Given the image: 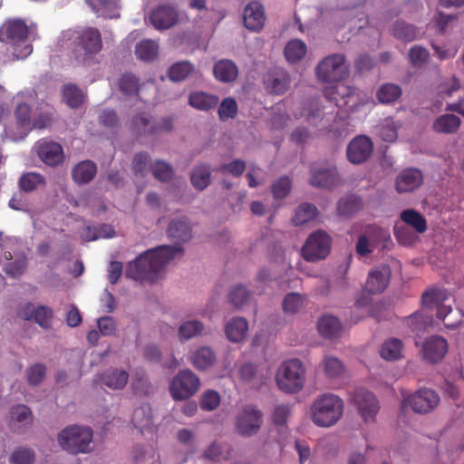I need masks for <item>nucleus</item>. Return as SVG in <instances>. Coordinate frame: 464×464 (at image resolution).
Instances as JSON below:
<instances>
[{
	"instance_id": "obj_16",
	"label": "nucleus",
	"mask_w": 464,
	"mask_h": 464,
	"mask_svg": "<svg viewBox=\"0 0 464 464\" xmlns=\"http://www.w3.org/2000/svg\"><path fill=\"white\" fill-rule=\"evenodd\" d=\"M372 142L366 136L354 138L348 145L346 152L348 160L353 164H361L367 160L372 153Z\"/></svg>"
},
{
	"instance_id": "obj_21",
	"label": "nucleus",
	"mask_w": 464,
	"mask_h": 464,
	"mask_svg": "<svg viewBox=\"0 0 464 464\" xmlns=\"http://www.w3.org/2000/svg\"><path fill=\"white\" fill-rule=\"evenodd\" d=\"M128 372L119 368H110L95 377V382H101L102 385L114 391L122 390L128 383Z\"/></svg>"
},
{
	"instance_id": "obj_39",
	"label": "nucleus",
	"mask_w": 464,
	"mask_h": 464,
	"mask_svg": "<svg viewBox=\"0 0 464 464\" xmlns=\"http://www.w3.org/2000/svg\"><path fill=\"white\" fill-rule=\"evenodd\" d=\"M159 44L156 41L145 39L136 44L135 54L138 59L151 62L157 58Z\"/></svg>"
},
{
	"instance_id": "obj_40",
	"label": "nucleus",
	"mask_w": 464,
	"mask_h": 464,
	"mask_svg": "<svg viewBox=\"0 0 464 464\" xmlns=\"http://www.w3.org/2000/svg\"><path fill=\"white\" fill-rule=\"evenodd\" d=\"M402 126L401 121H397L392 117L383 120L379 127V135L381 139L386 142H393L398 138V130Z\"/></svg>"
},
{
	"instance_id": "obj_11",
	"label": "nucleus",
	"mask_w": 464,
	"mask_h": 464,
	"mask_svg": "<svg viewBox=\"0 0 464 464\" xmlns=\"http://www.w3.org/2000/svg\"><path fill=\"white\" fill-rule=\"evenodd\" d=\"M308 182L315 188H331L341 184V177L334 164H313Z\"/></svg>"
},
{
	"instance_id": "obj_36",
	"label": "nucleus",
	"mask_w": 464,
	"mask_h": 464,
	"mask_svg": "<svg viewBox=\"0 0 464 464\" xmlns=\"http://www.w3.org/2000/svg\"><path fill=\"white\" fill-rule=\"evenodd\" d=\"M401 220L407 226L414 229L418 234H422L427 230V221L425 218L414 209H405L400 215Z\"/></svg>"
},
{
	"instance_id": "obj_9",
	"label": "nucleus",
	"mask_w": 464,
	"mask_h": 464,
	"mask_svg": "<svg viewBox=\"0 0 464 464\" xmlns=\"http://www.w3.org/2000/svg\"><path fill=\"white\" fill-rule=\"evenodd\" d=\"M198 377L189 369L180 370L169 383V393L174 401H185L199 389Z\"/></svg>"
},
{
	"instance_id": "obj_43",
	"label": "nucleus",
	"mask_w": 464,
	"mask_h": 464,
	"mask_svg": "<svg viewBox=\"0 0 464 464\" xmlns=\"http://www.w3.org/2000/svg\"><path fill=\"white\" fill-rule=\"evenodd\" d=\"M306 52V44L299 39H293L289 41L285 47V56L286 60L292 63L302 60Z\"/></svg>"
},
{
	"instance_id": "obj_29",
	"label": "nucleus",
	"mask_w": 464,
	"mask_h": 464,
	"mask_svg": "<svg viewBox=\"0 0 464 464\" xmlns=\"http://www.w3.org/2000/svg\"><path fill=\"white\" fill-rule=\"evenodd\" d=\"M218 102L219 99L217 95L203 91L193 92L188 96L189 105L198 111L214 109Z\"/></svg>"
},
{
	"instance_id": "obj_62",
	"label": "nucleus",
	"mask_w": 464,
	"mask_h": 464,
	"mask_svg": "<svg viewBox=\"0 0 464 464\" xmlns=\"http://www.w3.org/2000/svg\"><path fill=\"white\" fill-rule=\"evenodd\" d=\"M149 161L150 155L147 152L135 154L132 160L133 172L143 177L147 171Z\"/></svg>"
},
{
	"instance_id": "obj_25",
	"label": "nucleus",
	"mask_w": 464,
	"mask_h": 464,
	"mask_svg": "<svg viewBox=\"0 0 464 464\" xmlns=\"http://www.w3.org/2000/svg\"><path fill=\"white\" fill-rule=\"evenodd\" d=\"M247 331L248 323L241 316L231 318L225 327L227 338L232 343L242 342L246 338Z\"/></svg>"
},
{
	"instance_id": "obj_5",
	"label": "nucleus",
	"mask_w": 464,
	"mask_h": 464,
	"mask_svg": "<svg viewBox=\"0 0 464 464\" xmlns=\"http://www.w3.org/2000/svg\"><path fill=\"white\" fill-rule=\"evenodd\" d=\"M102 38L100 31L87 27L77 32L74 39V56L82 64H89L94 56L102 50Z\"/></svg>"
},
{
	"instance_id": "obj_7",
	"label": "nucleus",
	"mask_w": 464,
	"mask_h": 464,
	"mask_svg": "<svg viewBox=\"0 0 464 464\" xmlns=\"http://www.w3.org/2000/svg\"><path fill=\"white\" fill-rule=\"evenodd\" d=\"M350 65L343 53H333L322 59L315 67V74L321 82H335L349 75Z\"/></svg>"
},
{
	"instance_id": "obj_45",
	"label": "nucleus",
	"mask_w": 464,
	"mask_h": 464,
	"mask_svg": "<svg viewBox=\"0 0 464 464\" xmlns=\"http://www.w3.org/2000/svg\"><path fill=\"white\" fill-rule=\"evenodd\" d=\"M63 102L71 108H79L84 100L82 91L74 84H67L63 90Z\"/></svg>"
},
{
	"instance_id": "obj_53",
	"label": "nucleus",
	"mask_w": 464,
	"mask_h": 464,
	"mask_svg": "<svg viewBox=\"0 0 464 464\" xmlns=\"http://www.w3.org/2000/svg\"><path fill=\"white\" fill-rule=\"evenodd\" d=\"M46 375V367L43 363H34L26 370L27 382L31 386H37L43 382Z\"/></svg>"
},
{
	"instance_id": "obj_64",
	"label": "nucleus",
	"mask_w": 464,
	"mask_h": 464,
	"mask_svg": "<svg viewBox=\"0 0 464 464\" xmlns=\"http://www.w3.org/2000/svg\"><path fill=\"white\" fill-rule=\"evenodd\" d=\"M53 318V311L47 306L36 308L34 320L43 328H49Z\"/></svg>"
},
{
	"instance_id": "obj_52",
	"label": "nucleus",
	"mask_w": 464,
	"mask_h": 464,
	"mask_svg": "<svg viewBox=\"0 0 464 464\" xmlns=\"http://www.w3.org/2000/svg\"><path fill=\"white\" fill-rule=\"evenodd\" d=\"M302 116L311 124L317 125L323 119L318 101L311 100L307 102L303 109Z\"/></svg>"
},
{
	"instance_id": "obj_3",
	"label": "nucleus",
	"mask_w": 464,
	"mask_h": 464,
	"mask_svg": "<svg viewBox=\"0 0 464 464\" xmlns=\"http://www.w3.org/2000/svg\"><path fill=\"white\" fill-rule=\"evenodd\" d=\"M343 409V401L340 397L333 393H324L314 401L311 406V419L316 426L329 428L342 418Z\"/></svg>"
},
{
	"instance_id": "obj_24",
	"label": "nucleus",
	"mask_w": 464,
	"mask_h": 464,
	"mask_svg": "<svg viewBox=\"0 0 464 464\" xmlns=\"http://www.w3.org/2000/svg\"><path fill=\"white\" fill-rule=\"evenodd\" d=\"M205 331V324L197 319L183 320L177 331V337L180 343L188 342L200 336Z\"/></svg>"
},
{
	"instance_id": "obj_2",
	"label": "nucleus",
	"mask_w": 464,
	"mask_h": 464,
	"mask_svg": "<svg viewBox=\"0 0 464 464\" xmlns=\"http://www.w3.org/2000/svg\"><path fill=\"white\" fill-rule=\"evenodd\" d=\"M28 35L27 24L19 18L7 19L0 26V42L11 45L12 53L17 60L28 57L33 52Z\"/></svg>"
},
{
	"instance_id": "obj_33",
	"label": "nucleus",
	"mask_w": 464,
	"mask_h": 464,
	"mask_svg": "<svg viewBox=\"0 0 464 464\" xmlns=\"http://www.w3.org/2000/svg\"><path fill=\"white\" fill-rule=\"evenodd\" d=\"M216 79L222 82H231L235 81L238 74L237 66L230 60H220L213 69Z\"/></svg>"
},
{
	"instance_id": "obj_34",
	"label": "nucleus",
	"mask_w": 464,
	"mask_h": 464,
	"mask_svg": "<svg viewBox=\"0 0 464 464\" xmlns=\"http://www.w3.org/2000/svg\"><path fill=\"white\" fill-rule=\"evenodd\" d=\"M33 416L30 409L19 404L12 408L10 411V425L13 430L19 431L23 427L32 423Z\"/></svg>"
},
{
	"instance_id": "obj_27",
	"label": "nucleus",
	"mask_w": 464,
	"mask_h": 464,
	"mask_svg": "<svg viewBox=\"0 0 464 464\" xmlns=\"http://www.w3.org/2000/svg\"><path fill=\"white\" fill-rule=\"evenodd\" d=\"M461 124L460 119L454 115L446 113L437 117L432 123V130L441 134H455Z\"/></svg>"
},
{
	"instance_id": "obj_17",
	"label": "nucleus",
	"mask_w": 464,
	"mask_h": 464,
	"mask_svg": "<svg viewBox=\"0 0 464 464\" xmlns=\"http://www.w3.org/2000/svg\"><path fill=\"white\" fill-rule=\"evenodd\" d=\"M15 244H17V242L14 243L10 240L4 246L5 249L4 257L7 261V263L4 265V271L13 278L20 277L27 267L26 257L24 255H20L15 252L13 254L10 250H7L9 248V245Z\"/></svg>"
},
{
	"instance_id": "obj_63",
	"label": "nucleus",
	"mask_w": 464,
	"mask_h": 464,
	"mask_svg": "<svg viewBox=\"0 0 464 464\" xmlns=\"http://www.w3.org/2000/svg\"><path fill=\"white\" fill-rule=\"evenodd\" d=\"M291 190V181L287 177H282L277 179L273 187L272 192L276 198H285Z\"/></svg>"
},
{
	"instance_id": "obj_8",
	"label": "nucleus",
	"mask_w": 464,
	"mask_h": 464,
	"mask_svg": "<svg viewBox=\"0 0 464 464\" xmlns=\"http://www.w3.org/2000/svg\"><path fill=\"white\" fill-rule=\"evenodd\" d=\"M264 423L263 412L254 405L242 407L235 417V430L245 438L256 436Z\"/></svg>"
},
{
	"instance_id": "obj_56",
	"label": "nucleus",
	"mask_w": 464,
	"mask_h": 464,
	"mask_svg": "<svg viewBox=\"0 0 464 464\" xmlns=\"http://www.w3.org/2000/svg\"><path fill=\"white\" fill-rule=\"evenodd\" d=\"M362 236L375 246L389 237L388 232L377 226L366 227Z\"/></svg>"
},
{
	"instance_id": "obj_49",
	"label": "nucleus",
	"mask_w": 464,
	"mask_h": 464,
	"mask_svg": "<svg viewBox=\"0 0 464 464\" xmlns=\"http://www.w3.org/2000/svg\"><path fill=\"white\" fill-rule=\"evenodd\" d=\"M152 175L158 180L166 182L172 179L174 170L171 165L164 160H156L150 165Z\"/></svg>"
},
{
	"instance_id": "obj_19",
	"label": "nucleus",
	"mask_w": 464,
	"mask_h": 464,
	"mask_svg": "<svg viewBox=\"0 0 464 464\" xmlns=\"http://www.w3.org/2000/svg\"><path fill=\"white\" fill-rule=\"evenodd\" d=\"M423 181L421 172L417 169H406L399 173L395 180L398 193H410L417 189Z\"/></svg>"
},
{
	"instance_id": "obj_48",
	"label": "nucleus",
	"mask_w": 464,
	"mask_h": 464,
	"mask_svg": "<svg viewBox=\"0 0 464 464\" xmlns=\"http://www.w3.org/2000/svg\"><path fill=\"white\" fill-rule=\"evenodd\" d=\"M131 422L134 427L143 430L151 423V410L149 405L143 404L136 408L132 413Z\"/></svg>"
},
{
	"instance_id": "obj_20",
	"label": "nucleus",
	"mask_w": 464,
	"mask_h": 464,
	"mask_svg": "<svg viewBox=\"0 0 464 464\" xmlns=\"http://www.w3.org/2000/svg\"><path fill=\"white\" fill-rule=\"evenodd\" d=\"M423 357L430 362H438L448 352V343L440 336L433 335L426 339L422 345Z\"/></svg>"
},
{
	"instance_id": "obj_6",
	"label": "nucleus",
	"mask_w": 464,
	"mask_h": 464,
	"mask_svg": "<svg viewBox=\"0 0 464 464\" xmlns=\"http://www.w3.org/2000/svg\"><path fill=\"white\" fill-rule=\"evenodd\" d=\"M93 433L91 428L72 425L63 429L58 435L60 446L73 454L86 452L92 442Z\"/></svg>"
},
{
	"instance_id": "obj_12",
	"label": "nucleus",
	"mask_w": 464,
	"mask_h": 464,
	"mask_svg": "<svg viewBox=\"0 0 464 464\" xmlns=\"http://www.w3.org/2000/svg\"><path fill=\"white\" fill-rule=\"evenodd\" d=\"M353 403L365 423L375 421L380 411V403L376 396L366 390L357 389L352 396Z\"/></svg>"
},
{
	"instance_id": "obj_23",
	"label": "nucleus",
	"mask_w": 464,
	"mask_h": 464,
	"mask_svg": "<svg viewBox=\"0 0 464 464\" xmlns=\"http://www.w3.org/2000/svg\"><path fill=\"white\" fill-rule=\"evenodd\" d=\"M264 82L266 89L269 92L283 94L289 89L291 78L285 71L282 69H276L267 73Z\"/></svg>"
},
{
	"instance_id": "obj_58",
	"label": "nucleus",
	"mask_w": 464,
	"mask_h": 464,
	"mask_svg": "<svg viewBox=\"0 0 464 464\" xmlns=\"http://www.w3.org/2000/svg\"><path fill=\"white\" fill-rule=\"evenodd\" d=\"M246 169V162L236 159L228 163L218 166L217 170L222 174H230L234 177H240Z\"/></svg>"
},
{
	"instance_id": "obj_10",
	"label": "nucleus",
	"mask_w": 464,
	"mask_h": 464,
	"mask_svg": "<svg viewBox=\"0 0 464 464\" xmlns=\"http://www.w3.org/2000/svg\"><path fill=\"white\" fill-rule=\"evenodd\" d=\"M331 238L323 230L312 233L302 248L304 258L308 262L324 259L330 253Z\"/></svg>"
},
{
	"instance_id": "obj_61",
	"label": "nucleus",
	"mask_w": 464,
	"mask_h": 464,
	"mask_svg": "<svg viewBox=\"0 0 464 464\" xmlns=\"http://www.w3.org/2000/svg\"><path fill=\"white\" fill-rule=\"evenodd\" d=\"M291 414V410L286 404L276 405L272 412V420L275 425L284 428Z\"/></svg>"
},
{
	"instance_id": "obj_1",
	"label": "nucleus",
	"mask_w": 464,
	"mask_h": 464,
	"mask_svg": "<svg viewBox=\"0 0 464 464\" xmlns=\"http://www.w3.org/2000/svg\"><path fill=\"white\" fill-rule=\"evenodd\" d=\"M167 233L176 244L160 246L140 255L134 261L128 264L125 272L127 277L135 281H155L173 258L183 255L184 248L179 244L188 242L192 237V227L188 218L185 217L172 218Z\"/></svg>"
},
{
	"instance_id": "obj_13",
	"label": "nucleus",
	"mask_w": 464,
	"mask_h": 464,
	"mask_svg": "<svg viewBox=\"0 0 464 464\" xmlns=\"http://www.w3.org/2000/svg\"><path fill=\"white\" fill-rule=\"evenodd\" d=\"M440 402L439 394L433 390L420 389L404 399L403 404L409 405L417 413H428L433 411Z\"/></svg>"
},
{
	"instance_id": "obj_28",
	"label": "nucleus",
	"mask_w": 464,
	"mask_h": 464,
	"mask_svg": "<svg viewBox=\"0 0 464 464\" xmlns=\"http://www.w3.org/2000/svg\"><path fill=\"white\" fill-rule=\"evenodd\" d=\"M217 356L213 349L208 346H202L197 349L191 356L192 365L199 371L208 370L215 365Z\"/></svg>"
},
{
	"instance_id": "obj_14",
	"label": "nucleus",
	"mask_w": 464,
	"mask_h": 464,
	"mask_svg": "<svg viewBox=\"0 0 464 464\" xmlns=\"http://www.w3.org/2000/svg\"><path fill=\"white\" fill-rule=\"evenodd\" d=\"M179 19V12L170 5H159L155 7L150 14L151 24L160 31L173 27L178 24Z\"/></svg>"
},
{
	"instance_id": "obj_18",
	"label": "nucleus",
	"mask_w": 464,
	"mask_h": 464,
	"mask_svg": "<svg viewBox=\"0 0 464 464\" xmlns=\"http://www.w3.org/2000/svg\"><path fill=\"white\" fill-rule=\"evenodd\" d=\"M391 269L388 266H382L370 271L365 284V289L370 294H380L389 285Z\"/></svg>"
},
{
	"instance_id": "obj_55",
	"label": "nucleus",
	"mask_w": 464,
	"mask_h": 464,
	"mask_svg": "<svg viewBox=\"0 0 464 464\" xmlns=\"http://www.w3.org/2000/svg\"><path fill=\"white\" fill-rule=\"evenodd\" d=\"M120 89L125 95H136L140 90L139 79L133 74H123L120 80Z\"/></svg>"
},
{
	"instance_id": "obj_15",
	"label": "nucleus",
	"mask_w": 464,
	"mask_h": 464,
	"mask_svg": "<svg viewBox=\"0 0 464 464\" xmlns=\"http://www.w3.org/2000/svg\"><path fill=\"white\" fill-rule=\"evenodd\" d=\"M35 150L41 160L48 166H58L64 160L63 147L55 141L40 140L37 142Z\"/></svg>"
},
{
	"instance_id": "obj_38",
	"label": "nucleus",
	"mask_w": 464,
	"mask_h": 464,
	"mask_svg": "<svg viewBox=\"0 0 464 464\" xmlns=\"http://www.w3.org/2000/svg\"><path fill=\"white\" fill-rule=\"evenodd\" d=\"M392 34L394 37L404 42H411L420 37L421 33L412 24L398 21L392 27Z\"/></svg>"
},
{
	"instance_id": "obj_57",
	"label": "nucleus",
	"mask_w": 464,
	"mask_h": 464,
	"mask_svg": "<svg viewBox=\"0 0 464 464\" xmlns=\"http://www.w3.org/2000/svg\"><path fill=\"white\" fill-rule=\"evenodd\" d=\"M220 404V395L214 390H208L201 395L200 407L204 411H211Z\"/></svg>"
},
{
	"instance_id": "obj_37",
	"label": "nucleus",
	"mask_w": 464,
	"mask_h": 464,
	"mask_svg": "<svg viewBox=\"0 0 464 464\" xmlns=\"http://www.w3.org/2000/svg\"><path fill=\"white\" fill-rule=\"evenodd\" d=\"M251 296L252 293L246 288V286L238 284L229 289L227 293V301L233 307L239 309L250 301Z\"/></svg>"
},
{
	"instance_id": "obj_41",
	"label": "nucleus",
	"mask_w": 464,
	"mask_h": 464,
	"mask_svg": "<svg viewBox=\"0 0 464 464\" xmlns=\"http://www.w3.org/2000/svg\"><path fill=\"white\" fill-rule=\"evenodd\" d=\"M403 343L400 339L390 338L381 348V356L386 361H395L402 357Z\"/></svg>"
},
{
	"instance_id": "obj_54",
	"label": "nucleus",
	"mask_w": 464,
	"mask_h": 464,
	"mask_svg": "<svg viewBox=\"0 0 464 464\" xmlns=\"http://www.w3.org/2000/svg\"><path fill=\"white\" fill-rule=\"evenodd\" d=\"M324 373L329 378H335L343 372V365L342 362L334 356H325L323 362Z\"/></svg>"
},
{
	"instance_id": "obj_35",
	"label": "nucleus",
	"mask_w": 464,
	"mask_h": 464,
	"mask_svg": "<svg viewBox=\"0 0 464 464\" xmlns=\"http://www.w3.org/2000/svg\"><path fill=\"white\" fill-rule=\"evenodd\" d=\"M192 186L198 189H205L211 182V169L209 165L200 164L193 168L190 173Z\"/></svg>"
},
{
	"instance_id": "obj_32",
	"label": "nucleus",
	"mask_w": 464,
	"mask_h": 464,
	"mask_svg": "<svg viewBox=\"0 0 464 464\" xmlns=\"http://www.w3.org/2000/svg\"><path fill=\"white\" fill-rule=\"evenodd\" d=\"M90 6L98 16L117 18L119 14V0H87Z\"/></svg>"
},
{
	"instance_id": "obj_44",
	"label": "nucleus",
	"mask_w": 464,
	"mask_h": 464,
	"mask_svg": "<svg viewBox=\"0 0 464 464\" xmlns=\"http://www.w3.org/2000/svg\"><path fill=\"white\" fill-rule=\"evenodd\" d=\"M19 188L24 192H32L39 187L45 185V178L36 172H27L19 179Z\"/></svg>"
},
{
	"instance_id": "obj_22",
	"label": "nucleus",
	"mask_w": 464,
	"mask_h": 464,
	"mask_svg": "<svg viewBox=\"0 0 464 464\" xmlns=\"http://www.w3.org/2000/svg\"><path fill=\"white\" fill-rule=\"evenodd\" d=\"M243 20L245 26L250 31L261 30L266 22L263 5L256 1L249 3L244 9Z\"/></svg>"
},
{
	"instance_id": "obj_30",
	"label": "nucleus",
	"mask_w": 464,
	"mask_h": 464,
	"mask_svg": "<svg viewBox=\"0 0 464 464\" xmlns=\"http://www.w3.org/2000/svg\"><path fill=\"white\" fill-rule=\"evenodd\" d=\"M97 172L96 165L91 160L79 162L72 170V177L75 183L83 185L93 179Z\"/></svg>"
},
{
	"instance_id": "obj_51",
	"label": "nucleus",
	"mask_w": 464,
	"mask_h": 464,
	"mask_svg": "<svg viewBox=\"0 0 464 464\" xmlns=\"http://www.w3.org/2000/svg\"><path fill=\"white\" fill-rule=\"evenodd\" d=\"M305 297L298 293H290L285 295L283 309L287 314L297 313L304 304Z\"/></svg>"
},
{
	"instance_id": "obj_50",
	"label": "nucleus",
	"mask_w": 464,
	"mask_h": 464,
	"mask_svg": "<svg viewBox=\"0 0 464 464\" xmlns=\"http://www.w3.org/2000/svg\"><path fill=\"white\" fill-rule=\"evenodd\" d=\"M218 113L222 121L236 118L237 114V103L236 100L231 97L225 98L219 104Z\"/></svg>"
},
{
	"instance_id": "obj_47",
	"label": "nucleus",
	"mask_w": 464,
	"mask_h": 464,
	"mask_svg": "<svg viewBox=\"0 0 464 464\" xmlns=\"http://www.w3.org/2000/svg\"><path fill=\"white\" fill-rule=\"evenodd\" d=\"M401 95V89L394 83H385L377 91V99L381 103L388 104L396 102Z\"/></svg>"
},
{
	"instance_id": "obj_31",
	"label": "nucleus",
	"mask_w": 464,
	"mask_h": 464,
	"mask_svg": "<svg viewBox=\"0 0 464 464\" xmlns=\"http://www.w3.org/2000/svg\"><path fill=\"white\" fill-rule=\"evenodd\" d=\"M130 128L137 135H153L157 133L155 122L152 121L150 115L140 113L134 116L130 121Z\"/></svg>"
},
{
	"instance_id": "obj_42",
	"label": "nucleus",
	"mask_w": 464,
	"mask_h": 464,
	"mask_svg": "<svg viewBox=\"0 0 464 464\" xmlns=\"http://www.w3.org/2000/svg\"><path fill=\"white\" fill-rule=\"evenodd\" d=\"M195 71V66L188 61H181L172 64L169 71V78L172 82H182Z\"/></svg>"
},
{
	"instance_id": "obj_26",
	"label": "nucleus",
	"mask_w": 464,
	"mask_h": 464,
	"mask_svg": "<svg viewBox=\"0 0 464 464\" xmlns=\"http://www.w3.org/2000/svg\"><path fill=\"white\" fill-rule=\"evenodd\" d=\"M317 329L322 336L328 339L339 337L343 331L339 319L331 314H324L319 318Z\"/></svg>"
},
{
	"instance_id": "obj_4",
	"label": "nucleus",
	"mask_w": 464,
	"mask_h": 464,
	"mask_svg": "<svg viewBox=\"0 0 464 464\" xmlns=\"http://www.w3.org/2000/svg\"><path fill=\"white\" fill-rule=\"evenodd\" d=\"M304 382L305 369L298 359L285 361L276 370V382L284 392H298L303 389Z\"/></svg>"
},
{
	"instance_id": "obj_60",
	"label": "nucleus",
	"mask_w": 464,
	"mask_h": 464,
	"mask_svg": "<svg viewBox=\"0 0 464 464\" xmlns=\"http://www.w3.org/2000/svg\"><path fill=\"white\" fill-rule=\"evenodd\" d=\"M11 464H34V453L27 448L15 450L10 459Z\"/></svg>"
},
{
	"instance_id": "obj_46",
	"label": "nucleus",
	"mask_w": 464,
	"mask_h": 464,
	"mask_svg": "<svg viewBox=\"0 0 464 464\" xmlns=\"http://www.w3.org/2000/svg\"><path fill=\"white\" fill-rule=\"evenodd\" d=\"M317 214L318 210L314 205L304 203L296 208L292 221L295 226H301L315 218Z\"/></svg>"
},
{
	"instance_id": "obj_59",
	"label": "nucleus",
	"mask_w": 464,
	"mask_h": 464,
	"mask_svg": "<svg viewBox=\"0 0 464 464\" xmlns=\"http://www.w3.org/2000/svg\"><path fill=\"white\" fill-rule=\"evenodd\" d=\"M133 392L138 395H150L155 391L154 386L146 376H136L131 382Z\"/></svg>"
}]
</instances>
